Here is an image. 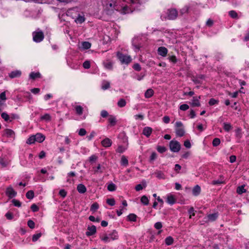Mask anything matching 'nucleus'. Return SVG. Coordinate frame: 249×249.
Returning a JSON list of instances; mask_svg holds the SVG:
<instances>
[{
	"label": "nucleus",
	"instance_id": "obj_1",
	"mask_svg": "<svg viewBox=\"0 0 249 249\" xmlns=\"http://www.w3.org/2000/svg\"><path fill=\"white\" fill-rule=\"evenodd\" d=\"M118 234L116 230H113L111 233L108 234L105 233L103 235H100V236L101 240L105 243L109 242L111 240H117L118 239Z\"/></svg>",
	"mask_w": 249,
	"mask_h": 249
},
{
	"label": "nucleus",
	"instance_id": "obj_2",
	"mask_svg": "<svg viewBox=\"0 0 249 249\" xmlns=\"http://www.w3.org/2000/svg\"><path fill=\"white\" fill-rule=\"evenodd\" d=\"M176 133L179 137H182L185 134L183 124L181 122H177L175 124Z\"/></svg>",
	"mask_w": 249,
	"mask_h": 249
},
{
	"label": "nucleus",
	"instance_id": "obj_3",
	"mask_svg": "<svg viewBox=\"0 0 249 249\" xmlns=\"http://www.w3.org/2000/svg\"><path fill=\"white\" fill-rule=\"evenodd\" d=\"M117 56L119 60L123 64H128L132 61V59L130 56L124 55L120 52L117 53Z\"/></svg>",
	"mask_w": 249,
	"mask_h": 249
},
{
	"label": "nucleus",
	"instance_id": "obj_4",
	"mask_svg": "<svg viewBox=\"0 0 249 249\" xmlns=\"http://www.w3.org/2000/svg\"><path fill=\"white\" fill-rule=\"evenodd\" d=\"M44 38V33L42 31H35L33 33V39L35 42H40Z\"/></svg>",
	"mask_w": 249,
	"mask_h": 249
},
{
	"label": "nucleus",
	"instance_id": "obj_5",
	"mask_svg": "<svg viewBox=\"0 0 249 249\" xmlns=\"http://www.w3.org/2000/svg\"><path fill=\"white\" fill-rule=\"evenodd\" d=\"M170 150L174 152H178L181 148V145L179 142L177 141H171L169 143Z\"/></svg>",
	"mask_w": 249,
	"mask_h": 249
},
{
	"label": "nucleus",
	"instance_id": "obj_6",
	"mask_svg": "<svg viewBox=\"0 0 249 249\" xmlns=\"http://www.w3.org/2000/svg\"><path fill=\"white\" fill-rule=\"evenodd\" d=\"M5 194L9 198H12L17 195V192L11 186L7 187L5 191Z\"/></svg>",
	"mask_w": 249,
	"mask_h": 249
},
{
	"label": "nucleus",
	"instance_id": "obj_7",
	"mask_svg": "<svg viewBox=\"0 0 249 249\" xmlns=\"http://www.w3.org/2000/svg\"><path fill=\"white\" fill-rule=\"evenodd\" d=\"M178 11L175 9H171L168 10V19L174 20L176 19L178 16Z\"/></svg>",
	"mask_w": 249,
	"mask_h": 249
},
{
	"label": "nucleus",
	"instance_id": "obj_8",
	"mask_svg": "<svg viewBox=\"0 0 249 249\" xmlns=\"http://www.w3.org/2000/svg\"><path fill=\"white\" fill-rule=\"evenodd\" d=\"M205 78V76L202 74L197 75L193 76L192 80L195 84H202V80Z\"/></svg>",
	"mask_w": 249,
	"mask_h": 249
},
{
	"label": "nucleus",
	"instance_id": "obj_9",
	"mask_svg": "<svg viewBox=\"0 0 249 249\" xmlns=\"http://www.w3.org/2000/svg\"><path fill=\"white\" fill-rule=\"evenodd\" d=\"M88 230L86 232V235L88 236L92 235L96 232V227L94 225L91 226H89L88 227Z\"/></svg>",
	"mask_w": 249,
	"mask_h": 249
},
{
	"label": "nucleus",
	"instance_id": "obj_10",
	"mask_svg": "<svg viewBox=\"0 0 249 249\" xmlns=\"http://www.w3.org/2000/svg\"><path fill=\"white\" fill-rule=\"evenodd\" d=\"M168 53V50L164 47H160L158 49V53L162 56H165Z\"/></svg>",
	"mask_w": 249,
	"mask_h": 249
},
{
	"label": "nucleus",
	"instance_id": "obj_11",
	"mask_svg": "<svg viewBox=\"0 0 249 249\" xmlns=\"http://www.w3.org/2000/svg\"><path fill=\"white\" fill-rule=\"evenodd\" d=\"M21 75V72L20 71L16 70L12 71L9 74V76L11 78H14L16 77H19Z\"/></svg>",
	"mask_w": 249,
	"mask_h": 249
},
{
	"label": "nucleus",
	"instance_id": "obj_12",
	"mask_svg": "<svg viewBox=\"0 0 249 249\" xmlns=\"http://www.w3.org/2000/svg\"><path fill=\"white\" fill-rule=\"evenodd\" d=\"M34 136L36 138V142H43L45 139V136L39 133L36 134Z\"/></svg>",
	"mask_w": 249,
	"mask_h": 249
},
{
	"label": "nucleus",
	"instance_id": "obj_13",
	"mask_svg": "<svg viewBox=\"0 0 249 249\" xmlns=\"http://www.w3.org/2000/svg\"><path fill=\"white\" fill-rule=\"evenodd\" d=\"M8 138H14L15 132L13 130L10 129H5L4 130V134Z\"/></svg>",
	"mask_w": 249,
	"mask_h": 249
},
{
	"label": "nucleus",
	"instance_id": "obj_14",
	"mask_svg": "<svg viewBox=\"0 0 249 249\" xmlns=\"http://www.w3.org/2000/svg\"><path fill=\"white\" fill-rule=\"evenodd\" d=\"M101 143L104 147H110L112 144V141L109 138H105L102 141Z\"/></svg>",
	"mask_w": 249,
	"mask_h": 249
},
{
	"label": "nucleus",
	"instance_id": "obj_15",
	"mask_svg": "<svg viewBox=\"0 0 249 249\" xmlns=\"http://www.w3.org/2000/svg\"><path fill=\"white\" fill-rule=\"evenodd\" d=\"M152 132V128L150 127H145L142 131V134L147 137H149Z\"/></svg>",
	"mask_w": 249,
	"mask_h": 249
},
{
	"label": "nucleus",
	"instance_id": "obj_16",
	"mask_svg": "<svg viewBox=\"0 0 249 249\" xmlns=\"http://www.w3.org/2000/svg\"><path fill=\"white\" fill-rule=\"evenodd\" d=\"M9 163V161L5 157H0V164L2 167H6Z\"/></svg>",
	"mask_w": 249,
	"mask_h": 249
},
{
	"label": "nucleus",
	"instance_id": "obj_17",
	"mask_svg": "<svg viewBox=\"0 0 249 249\" xmlns=\"http://www.w3.org/2000/svg\"><path fill=\"white\" fill-rule=\"evenodd\" d=\"M201 188L198 185H196L192 190V193L194 196H197L200 193Z\"/></svg>",
	"mask_w": 249,
	"mask_h": 249
},
{
	"label": "nucleus",
	"instance_id": "obj_18",
	"mask_svg": "<svg viewBox=\"0 0 249 249\" xmlns=\"http://www.w3.org/2000/svg\"><path fill=\"white\" fill-rule=\"evenodd\" d=\"M77 190L79 193L84 194L87 191V188L83 184H79L77 185Z\"/></svg>",
	"mask_w": 249,
	"mask_h": 249
},
{
	"label": "nucleus",
	"instance_id": "obj_19",
	"mask_svg": "<svg viewBox=\"0 0 249 249\" xmlns=\"http://www.w3.org/2000/svg\"><path fill=\"white\" fill-rule=\"evenodd\" d=\"M166 201L168 203L173 205L176 203V200L174 196L170 195L167 196Z\"/></svg>",
	"mask_w": 249,
	"mask_h": 249
},
{
	"label": "nucleus",
	"instance_id": "obj_20",
	"mask_svg": "<svg viewBox=\"0 0 249 249\" xmlns=\"http://www.w3.org/2000/svg\"><path fill=\"white\" fill-rule=\"evenodd\" d=\"M108 121L111 126H114L117 123L116 117L112 115H109Z\"/></svg>",
	"mask_w": 249,
	"mask_h": 249
},
{
	"label": "nucleus",
	"instance_id": "obj_21",
	"mask_svg": "<svg viewBox=\"0 0 249 249\" xmlns=\"http://www.w3.org/2000/svg\"><path fill=\"white\" fill-rule=\"evenodd\" d=\"M218 213H214L209 214L208 215V218L209 221H215L217 218L218 217Z\"/></svg>",
	"mask_w": 249,
	"mask_h": 249
},
{
	"label": "nucleus",
	"instance_id": "obj_22",
	"mask_svg": "<svg viewBox=\"0 0 249 249\" xmlns=\"http://www.w3.org/2000/svg\"><path fill=\"white\" fill-rule=\"evenodd\" d=\"M154 94V90L152 89H148L145 92L144 96L146 98L151 97Z\"/></svg>",
	"mask_w": 249,
	"mask_h": 249
},
{
	"label": "nucleus",
	"instance_id": "obj_23",
	"mask_svg": "<svg viewBox=\"0 0 249 249\" xmlns=\"http://www.w3.org/2000/svg\"><path fill=\"white\" fill-rule=\"evenodd\" d=\"M245 185H241L237 188L236 192L239 195L242 194L246 192V190L244 188Z\"/></svg>",
	"mask_w": 249,
	"mask_h": 249
},
{
	"label": "nucleus",
	"instance_id": "obj_24",
	"mask_svg": "<svg viewBox=\"0 0 249 249\" xmlns=\"http://www.w3.org/2000/svg\"><path fill=\"white\" fill-rule=\"evenodd\" d=\"M137 215L134 213H130L127 216L128 221L135 222L137 219Z\"/></svg>",
	"mask_w": 249,
	"mask_h": 249
},
{
	"label": "nucleus",
	"instance_id": "obj_25",
	"mask_svg": "<svg viewBox=\"0 0 249 249\" xmlns=\"http://www.w3.org/2000/svg\"><path fill=\"white\" fill-rule=\"evenodd\" d=\"M191 106L192 107H200V104L199 100L196 98V97H194L193 99L192 102L191 103Z\"/></svg>",
	"mask_w": 249,
	"mask_h": 249
},
{
	"label": "nucleus",
	"instance_id": "obj_26",
	"mask_svg": "<svg viewBox=\"0 0 249 249\" xmlns=\"http://www.w3.org/2000/svg\"><path fill=\"white\" fill-rule=\"evenodd\" d=\"M174 242V239L172 237L169 236L167 237L165 239L166 245L169 246L172 245Z\"/></svg>",
	"mask_w": 249,
	"mask_h": 249
},
{
	"label": "nucleus",
	"instance_id": "obj_27",
	"mask_svg": "<svg viewBox=\"0 0 249 249\" xmlns=\"http://www.w3.org/2000/svg\"><path fill=\"white\" fill-rule=\"evenodd\" d=\"M75 108L76 112L78 115H81L83 114V108L81 106H76Z\"/></svg>",
	"mask_w": 249,
	"mask_h": 249
},
{
	"label": "nucleus",
	"instance_id": "obj_28",
	"mask_svg": "<svg viewBox=\"0 0 249 249\" xmlns=\"http://www.w3.org/2000/svg\"><path fill=\"white\" fill-rule=\"evenodd\" d=\"M229 16L232 18L238 19V16L237 13L234 10H231L229 12Z\"/></svg>",
	"mask_w": 249,
	"mask_h": 249
},
{
	"label": "nucleus",
	"instance_id": "obj_29",
	"mask_svg": "<svg viewBox=\"0 0 249 249\" xmlns=\"http://www.w3.org/2000/svg\"><path fill=\"white\" fill-rule=\"evenodd\" d=\"M40 74L39 72H32L30 74V78L32 79H35L36 78H40Z\"/></svg>",
	"mask_w": 249,
	"mask_h": 249
},
{
	"label": "nucleus",
	"instance_id": "obj_30",
	"mask_svg": "<svg viewBox=\"0 0 249 249\" xmlns=\"http://www.w3.org/2000/svg\"><path fill=\"white\" fill-rule=\"evenodd\" d=\"M104 65L105 67L108 70H112L113 64L111 62L107 61V62H105L104 63Z\"/></svg>",
	"mask_w": 249,
	"mask_h": 249
},
{
	"label": "nucleus",
	"instance_id": "obj_31",
	"mask_svg": "<svg viewBox=\"0 0 249 249\" xmlns=\"http://www.w3.org/2000/svg\"><path fill=\"white\" fill-rule=\"evenodd\" d=\"M26 197L29 199H32L34 197V192L32 190L28 191L26 194Z\"/></svg>",
	"mask_w": 249,
	"mask_h": 249
},
{
	"label": "nucleus",
	"instance_id": "obj_32",
	"mask_svg": "<svg viewBox=\"0 0 249 249\" xmlns=\"http://www.w3.org/2000/svg\"><path fill=\"white\" fill-rule=\"evenodd\" d=\"M141 201L144 205H147L149 204V199L145 196H143L141 198Z\"/></svg>",
	"mask_w": 249,
	"mask_h": 249
},
{
	"label": "nucleus",
	"instance_id": "obj_33",
	"mask_svg": "<svg viewBox=\"0 0 249 249\" xmlns=\"http://www.w3.org/2000/svg\"><path fill=\"white\" fill-rule=\"evenodd\" d=\"M99 208V204L97 202L93 203L90 207V211L93 212H96Z\"/></svg>",
	"mask_w": 249,
	"mask_h": 249
},
{
	"label": "nucleus",
	"instance_id": "obj_34",
	"mask_svg": "<svg viewBox=\"0 0 249 249\" xmlns=\"http://www.w3.org/2000/svg\"><path fill=\"white\" fill-rule=\"evenodd\" d=\"M121 164L124 166H126L128 164V161L124 156H122L121 158Z\"/></svg>",
	"mask_w": 249,
	"mask_h": 249
},
{
	"label": "nucleus",
	"instance_id": "obj_35",
	"mask_svg": "<svg viewBox=\"0 0 249 249\" xmlns=\"http://www.w3.org/2000/svg\"><path fill=\"white\" fill-rule=\"evenodd\" d=\"M117 105L120 107H124L126 105V101L124 99L122 98L119 100Z\"/></svg>",
	"mask_w": 249,
	"mask_h": 249
},
{
	"label": "nucleus",
	"instance_id": "obj_36",
	"mask_svg": "<svg viewBox=\"0 0 249 249\" xmlns=\"http://www.w3.org/2000/svg\"><path fill=\"white\" fill-rule=\"evenodd\" d=\"M224 129L227 131V132H229L230 131L231 128H232V126L231 125V124H228V123H224Z\"/></svg>",
	"mask_w": 249,
	"mask_h": 249
},
{
	"label": "nucleus",
	"instance_id": "obj_37",
	"mask_svg": "<svg viewBox=\"0 0 249 249\" xmlns=\"http://www.w3.org/2000/svg\"><path fill=\"white\" fill-rule=\"evenodd\" d=\"M82 46L84 49H89L91 47V43L88 41H84L82 42Z\"/></svg>",
	"mask_w": 249,
	"mask_h": 249
},
{
	"label": "nucleus",
	"instance_id": "obj_38",
	"mask_svg": "<svg viewBox=\"0 0 249 249\" xmlns=\"http://www.w3.org/2000/svg\"><path fill=\"white\" fill-rule=\"evenodd\" d=\"M36 142V138L34 135H32L27 140L26 143L29 144H33Z\"/></svg>",
	"mask_w": 249,
	"mask_h": 249
},
{
	"label": "nucleus",
	"instance_id": "obj_39",
	"mask_svg": "<svg viewBox=\"0 0 249 249\" xmlns=\"http://www.w3.org/2000/svg\"><path fill=\"white\" fill-rule=\"evenodd\" d=\"M42 233L41 232L34 234L32 237V241L35 242L41 236Z\"/></svg>",
	"mask_w": 249,
	"mask_h": 249
},
{
	"label": "nucleus",
	"instance_id": "obj_40",
	"mask_svg": "<svg viewBox=\"0 0 249 249\" xmlns=\"http://www.w3.org/2000/svg\"><path fill=\"white\" fill-rule=\"evenodd\" d=\"M107 189L109 191H114L116 189V185L113 183H110L107 186Z\"/></svg>",
	"mask_w": 249,
	"mask_h": 249
},
{
	"label": "nucleus",
	"instance_id": "obj_41",
	"mask_svg": "<svg viewBox=\"0 0 249 249\" xmlns=\"http://www.w3.org/2000/svg\"><path fill=\"white\" fill-rule=\"evenodd\" d=\"M110 88V83L108 82H104L102 86V89L104 90L108 89Z\"/></svg>",
	"mask_w": 249,
	"mask_h": 249
},
{
	"label": "nucleus",
	"instance_id": "obj_42",
	"mask_svg": "<svg viewBox=\"0 0 249 249\" xmlns=\"http://www.w3.org/2000/svg\"><path fill=\"white\" fill-rule=\"evenodd\" d=\"M157 150L159 152L163 153L167 150V148L164 146H158Z\"/></svg>",
	"mask_w": 249,
	"mask_h": 249
},
{
	"label": "nucleus",
	"instance_id": "obj_43",
	"mask_svg": "<svg viewBox=\"0 0 249 249\" xmlns=\"http://www.w3.org/2000/svg\"><path fill=\"white\" fill-rule=\"evenodd\" d=\"M131 12L130 9L127 6H125L122 8V13L124 14H128Z\"/></svg>",
	"mask_w": 249,
	"mask_h": 249
},
{
	"label": "nucleus",
	"instance_id": "obj_44",
	"mask_svg": "<svg viewBox=\"0 0 249 249\" xmlns=\"http://www.w3.org/2000/svg\"><path fill=\"white\" fill-rule=\"evenodd\" d=\"M219 101L214 98H211L209 101V104L210 106H213L216 104H218Z\"/></svg>",
	"mask_w": 249,
	"mask_h": 249
},
{
	"label": "nucleus",
	"instance_id": "obj_45",
	"mask_svg": "<svg viewBox=\"0 0 249 249\" xmlns=\"http://www.w3.org/2000/svg\"><path fill=\"white\" fill-rule=\"evenodd\" d=\"M220 140L219 138H214L213 141V146H217L219 145Z\"/></svg>",
	"mask_w": 249,
	"mask_h": 249
},
{
	"label": "nucleus",
	"instance_id": "obj_46",
	"mask_svg": "<svg viewBox=\"0 0 249 249\" xmlns=\"http://www.w3.org/2000/svg\"><path fill=\"white\" fill-rule=\"evenodd\" d=\"M189 9V7L188 6H185L183 8H182L180 11V13L181 15H183L185 13H187L188 12Z\"/></svg>",
	"mask_w": 249,
	"mask_h": 249
},
{
	"label": "nucleus",
	"instance_id": "obj_47",
	"mask_svg": "<svg viewBox=\"0 0 249 249\" xmlns=\"http://www.w3.org/2000/svg\"><path fill=\"white\" fill-rule=\"evenodd\" d=\"M12 202L14 205V206L18 207H20L21 205V202L17 199H14L12 200Z\"/></svg>",
	"mask_w": 249,
	"mask_h": 249
},
{
	"label": "nucleus",
	"instance_id": "obj_48",
	"mask_svg": "<svg viewBox=\"0 0 249 249\" xmlns=\"http://www.w3.org/2000/svg\"><path fill=\"white\" fill-rule=\"evenodd\" d=\"M107 203L110 206H114L115 204V201L114 198H108L107 199Z\"/></svg>",
	"mask_w": 249,
	"mask_h": 249
},
{
	"label": "nucleus",
	"instance_id": "obj_49",
	"mask_svg": "<svg viewBox=\"0 0 249 249\" xmlns=\"http://www.w3.org/2000/svg\"><path fill=\"white\" fill-rule=\"evenodd\" d=\"M5 217H6V218L8 220H12L14 218V216H13V214L12 213L10 212H8L6 214H5Z\"/></svg>",
	"mask_w": 249,
	"mask_h": 249
},
{
	"label": "nucleus",
	"instance_id": "obj_50",
	"mask_svg": "<svg viewBox=\"0 0 249 249\" xmlns=\"http://www.w3.org/2000/svg\"><path fill=\"white\" fill-rule=\"evenodd\" d=\"M27 225L31 229H33L35 228V224L32 220H29L27 222Z\"/></svg>",
	"mask_w": 249,
	"mask_h": 249
},
{
	"label": "nucleus",
	"instance_id": "obj_51",
	"mask_svg": "<svg viewBox=\"0 0 249 249\" xmlns=\"http://www.w3.org/2000/svg\"><path fill=\"white\" fill-rule=\"evenodd\" d=\"M1 116L2 118L5 121H8L9 120V115L5 112L2 113Z\"/></svg>",
	"mask_w": 249,
	"mask_h": 249
},
{
	"label": "nucleus",
	"instance_id": "obj_52",
	"mask_svg": "<svg viewBox=\"0 0 249 249\" xmlns=\"http://www.w3.org/2000/svg\"><path fill=\"white\" fill-rule=\"evenodd\" d=\"M236 136L239 139L242 137V134H241V129L240 128H238L236 131Z\"/></svg>",
	"mask_w": 249,
	"mask_h": 249
},
{
	"label": "nucleus",
	"instance_id": "obj_53",
	"mask_svg": "<svg viewBox=\"0 0 249 249\" xmlns=\"http://www.w3.org/2000/svg\"><path fill=\"white\" fill-rule=\"evenodd\" d=\"M133 68L136 71H139L141 70V67L139 63H135L133 66Z\"/></svg>",
	"mask_w": 249,
	"mask_h": 249
},
{
	"label": "nucleus",
	"instance_id": "obj_54",
	"mask_svg": "<svg viewBox=\"0 0 249 249\" xmlns=\"http://www.w3.org/2000/svg\"><path fill=\"white\" fill-rule=\"evenodd\" d=\"M125 148L122 145H119L117 150L116 152L119 153H122L125 151Z\"/></svg>",
	"mask_w": 249,
	"mask_h": 249
},
{
	"label": "nucleus",
	"instance_id": "obj_55",
	"mask_svg": "<svg viewBox=\"0 0 249 249\" xmlns=\"http://www.w3.org/2000/svg\"><path fill=\"white\" fill-rule=\"evenodd\" d=\"M32 211L34 212H36L39 210V207L35 204L32 205L31 207Z\"/></svg>",
	"mask_w": 249,
	"mask_h": 249
},
{
	"label": "nucleus",
	"instance_id": "obj_56",
	"mask_svg": "<svg viewBox=\"0 0 249 249\" xmlns=\"http://www.w3.org/2000/svg\"><path fill=\"white\" fill-rule=\"evenodd\" d=\"M107 5H108L109 8H111L112 10V9H115L116 10H118L116 8L117 5L116 4V3H115L114 2H112L107 4Z\"/></svg>",
	"mask_w": 249,
	"mask_h": 249
},
{
	"label": "nucleus",
	"instance_id": "obj_57",
	"mask_svg": "<svg viewBox=\"0 0 249 249\" xmlns=\"http://www.w3.org/2000/svg\"><path fill=\"white\" fill-rule=\"evenodd\" d=\"M189 108V107L187 104H182L180 106L179 109L181 110L185 111Z\"/></svg>",
	"mask_w": 249,
	"mask_h": 249
},
{
	"label": "nucleus",
	"instance_id": "obj_58",
	"mask_svg": "<svg viewBox=\"0 0 249 249\" xmlns=\"http://www.w3.org/2000/svg\"><path fill=\"white\" fill-rule=\"evenodd\" d=\"M83 66L85 69H88L90 67V64L89 61H86L83 64Z\"/></svg>",
	"mask_w": 249,
	"mask_h": 249
},
{
	"label": "nucleus",
	"instance_id": "obj_59",
	"mask_svg": "<svg viewBox=\"0 0 249 249\" xmlns=\"http://www.w3.org/2000/svg\"><path fill=\"white\" fill-rule=\"evenodd\" d=\"M157 157V154L155 152H152L150 157V162L154 160Z\"/></svg>",
	"mask_w": 249,
	"mask_h": 249
},
{
	"label": "nucleus",
	"instance_id": "obj_60",
	"mask_svg": "<svg viewBox=\"0 0 249 249\" xmlns=\"http://www.w3.org/2000/svg\"><path fill=\"white\" fill-rule=\"evenodd\" d=\"M51 116L49 114H45L44 115L41 117V120H45L47 121H50L51 120Z\"/></svg>",
	"mask_w": 249,
	"mask_h": 249
},
{
	"label": "nucleus",
	"instance_id": "obj_61",
	"mask_svg": "<svg viewBox=\"0 0 249 249\" xmlns=\"http://www.w3.org/2000/svg\"><path fill=\"white\" fill-rule=\"evenodd\" d=\"M162 227V223L160 222H156L154 225V227L157 230L160 229Z\"/></svg>",
	"mask_w": 249,
	"mask_h": 249
},
{
	"label": "nucleus",
	"instance_id": "obj_62",
	"mask_svg": "<svg viewBox=\"0 0 249 249\" xmlns=\"http://www.w3.org/2000/svg\"><path fill=\"white\" fill-rule=\"evenodd\" d=\"M101 116L103 118H106L108 116V113L107 111L105 110H103L101 112Z\"/></svg>",
	"mask_w": 249,
	"mask_h": 249
},
{
	"label": "nucleus",
	"instance_id": "obj_63",
	"mask_svg": "<svg viewBox=\"0 0 249 249\" xmlns=\"http://www.w3.org/2000/svg\"><path fill=\"white\" fill-rule=\"evenodd\" d=\"M86 130L84 128H81L79 131L78 134L80 136H83L86 134Z\"/></svg>",
	"mask_w": 249,
	"mask_h": 249
},
{
	"label": "nucleus",
	"instance_id": "obj_64",
	"mask_svg": "<svg viewBox=\"0 0 249 249\" xmlns=\"http://www.w3.org/2000/svg\"><path fill=\"white\" fill-rule=\"evenodd\" d=\"M156 175V177L159 178H163V174L161 171H158L155 173Z\"/></svg>",
	"mask_w": 249,
	"mask_h": 249
}]
</instances>
